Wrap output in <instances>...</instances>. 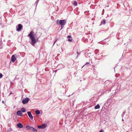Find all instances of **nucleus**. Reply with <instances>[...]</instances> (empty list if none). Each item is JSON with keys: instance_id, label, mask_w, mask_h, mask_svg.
Listing matches in <instances>:
<instances>
[{"instance_id": "f257e3e1", "label": "nucleus", "mask_w": 132, "mask_h": 132, "mask_svg": "<svg viewBox=\"0 0 132 132\" xmlns=\"http://www.w3.org/2000/svg\"><path fill=\"white\" fill-rule=\"evenodd\" d=\"M37 34L36 33L34 37V32L33 31H31L28 35V36L30 37L31 40L29 42V43L33 46H35L36 43L38 40V39L39 37L36 36V35Z\"/></svg>"}, {"instance_id": "f03ea898", "label": "nucleus", "mask_w": 132, "mask_h": 132, "mask_svg": "<svg viewBox=\"0 0 132 132\" xmlns=\"http://www.w3.org/2000/svg\"><path fill=\"white\" fill-rule=\"evenodd\" d=\"M56 23H59L61 26H64L66 23V21L65 20H60L59 21L57 20L56 21Z\"/></svg>"}, {"instance_id": "7ed1b4c3", "label": "nucleus", "mask_w": 132, "mask_h": 132, "mask_svg": "<svg viewBox=\"0 0 132 132\" xmlns=\"http://www.w3.org/2000/svg\"><path fill=\"white\" fill-rule=\"evenodd\" d=\"M23 28V27L21 24H19L18 26H16V30L19 32Z\"/></svg>"}, {"instance_id": "20e7f679", "label": "nucleus", "mask_w": 132, "mask_h": 132, "mask_svg": "<svg viewBox=\"0 0 132 132\" xmlns=\"http://www.w3.org/2000/svg\"><path fill=\"white\" fill-rule=\"evenodd\" d=\"M46 124L44 123L42 124L41 125H38L37 127L39 129H44L46 127Z\"/></svg>"}, {"instance_id": "39448f33", "label": "nucleus", "mask_w": 132, "mask_h": 132, "mask_svg": "<svg viewBox=\"0 0 132 132\" xmlns=\"http://www.w3.org/2000/svg\"><path fill=\"white\" fill-rule=\"evenodd\" d=\"M30 99L28 97H26L25 98V99H23L22 101V103L24 104H26L28 102V101Z\"/></svg>"}, {"instance_id": "423d86ee", "label": "nucleus", "mask_w": 132, "mask_h": 132, "mask_svg": "<svg viewBox=\"0 0 132 132\" xmlns=\"http://www.w3.org/2000/svg\"><path fill=\"white\" fill-rule=\"evenodd\" d=\"M27 114L29 118L31 119H33V116L32 115L31 112L30 111H28L27 112Z\"/></svg>"}, {"instance_id": "0eeeda50", "label": "nucleus", "mask_w": 132, "mask_h": 132, "mask_svg": "<svg viewBox=\"0 0 132 132\" xmlns=\"http://www.w3.org/2000/svg\"><path fill=\"white\" fill-rule=\"evenodd\" d=\"M16 59L14 55H13L11 57V61L13 62H15Z\"/></svg>"}, {"instance_id": "6e6552de", "label": "nucleus", "mask_w": 132, "mask_h": 132, "mask_svg": "<svg viewBox=\"0 0 132 132\" xmlns=\"http://www.w3.org/2000/svg\"><path fill=\"white\" fill-rule=\"evenodd\" d=\"M17 127L20 128H21L23 127V125L20 123H19L17 124Z\"/></svg>"}, {"instance_id": "1a4fd4ad", "label": "nucleus", "mask_w": 132, "mask_h": 132, "mask_svg": "<svg viewBox=\"0 0 132 132\" xmlns=\"http://www.w3.org/2000/svg\"><path fill=\"white\" fill-rule=\"evenodd\" d=\"M16 113L17 115L19 116H21L22 114L21 112L20 111H18Z\"/></svg>"}, {"instance_id": "9d476101", "label": "nucleus", "mask_w": 132, "mask_h": 132, "mask_svg": "<svg viewBox=\"0 0 132 132\" xmlns=\"http://www.w3.org/2000/svg\"><path fill=\"white\" fill-rule=\"evenodd\" d=\"M30 130L32 131V132H37V129L32 127L31 128Z\"/></svg>"}, {"instance_id": "9b49d317", "label": "nucleus", "mask_w": 132, "mask_h": 132, "mask_svg": "<svg viewBox=\"0 0 132 132\" xmlns=\"http://www.w3.org/2000/svg\"><path fill=\"white\" fill-rule=\"evenodd\" d=\"M72 4L75 6H77V2L75 1H72Z\"/></svg>"}, {"instance_id": "f8f14e48", "label": "nucleus", "mask_w": 132, "mask_h": 132, "mask_svg": "<svg viewBox=\"0 0 132 132\" xmlns=\"http://www.w3.org/2000/svg\"><path fill=\"white\" fill-rule=\"evenodd\" d=\"M100 107V105L98 104H97L95 107V109H99Z\"/></svg>"}, {"instance_id": "ddd939ff", "label": "nucleus", "mask_w": 132, "mask_h": 132, "mask_svg": "<svg viewBox=\"0 0 132 132\" xmlns=\"http://www.w3.org/2000/svg\"><path fill=\"white\" fill-rule=\"evenodd\" d=\"M32 127L29 126H27L26 127V128L27 129H30L31 130V128Z\"/></svg>"}, {"instance_id": "4468645a", "label": "nucleus", "mask_w": 132, "mask_h": 132, "mask_svg": "<svg viewBox=\"0 0 132 132\" xmlns=\"http://www.w3.org/2000/svg\"><path fill=\"white\" fill-rule=\"evenodd\" d=\"M35 113L36 114L38 115L40 114V111L39 110H36L35 111Z\"/></svg>"}, {"instance_id": "2eb2a0df", "label": "nucleus", "mask_w": 132, "mask_h": 132, "mask_svg": "<svg viewBox=\"0 0 132 132\" xmlns=\"http://www.w3.org/2000/svg\"><path fill=\"white\" fill-rule=\"evenodd\" d=\"M26 109L24 108H22L21 109V111L23 112H26Z\"/></svg>"}, {"instance_id": "dca6fc26", "label": "nucleus", "mask_w": 132, "mask_h": 132, "mask_svg": "<svg viewBox=\"0 0 132 132\" xmlns=\"http://www.w3.org/2000/svg\"><path fill=\"white\" fill-rule=\"evenodd\" d=\"M106 23V21L105 19H104L103 21H102V24L104 25Z\"/></svg>"}, {"instance_id": "f3484780", "label": "nucleus", "mask_w": 132, "mask_h": 132, "mask_svg": "<svg viewBox=\"0 0 132 132\" xmlns=\"http://www.w3.org/2000/svg\"><path fill=\"white\" fill-rule=\"evenodd\" d=\"M126 113V112L124 111L123 112L122 114H121V117H122V118H123V117H124V115Z\"/></svg>"}, {"instance_id": "a211bd4d", "label": "nucleus", "mask_w": 132, "mask_h": 132, "mask_svg": "<svg viewBox=\"0 0 132 132\" xmlns=\"http://www.w3.org/2000/svg\"><path fill=\"white\" fill-rule=\"evenodd\" d=\"M72 38H71L69 39H68V41L69 42H71L72 41Z\"/></svg>"}, {"instance_id": "6ab92c4d", "label": "nucleus", "mask_w": 132, "mask_h": 132, "mask_svg": "<svg viewBox=\"0 0 132 132\" xmlns=\"http://www.w3.org/2000/svg\"><path fill=\"white\" fill-rule=\"evenodd\" d=\"M89 63V62H87L85 64V65H84V66H83L82 67V68H83L85 66V65H86L87 64H88Z\"/></svg>"}, {"instance_id": "aec40b11", "label": "nucleus", "mask_w": 132, "mask_h": 132, "mask_svg": "<svg viewBox=\"0 0 132 132\" xmlns=\"http://www.w3.org/2000/svg\"><path fill=\"white\" fill-rule=\"evenodd\" d=\"M3 77V75L2 73H0V78H1Z\"/></svg>"}, {"instance_id": "412c9836", "label": "nucleus", "mask_w": 132, "mask_h": 132, "mask_svg": "<svg viewBox=\"0 0 132 132\" xmlns=\"http://www.w3.org/2000/svg\"><path fill=\"white\" fill-rule=\"evenodd\" d=\"M38 3H37V2H36L35 4H34V5L36 6L37 5V4H38Z\"/></svg>"}, {"instance_id": "4be33fe9", "label": "nucleus", "mask_w": 132, "mask_h": 132, "mask_svg": "<svg viewBox=\"0 0 132 132\" xmlns=\"http://www.w3.org/2000/svg\"><path fill=\"white\" fill-rule=\"evenodd\" d=\"M67 38H72V37L71 36L69 35V36H67Z\"/></svg>"}, {"instance_id": "5701e85b", "label": "nucleus", "mask_w": 132, "mask_h": 132, "mask_svg": "<svg viewBox=\"0 0 132 132\" xmlns=\"http://www.w3.org/2000/svg\"><path fill=\"white\" fill-rule=\"evenodd\" d=\"M74 101L73 100H72V104L73 105H74Z\"/></svg>"}, {"instance_id": "b1692460", "label": "nucleus", "mask_w": 132, "mask_h": 132, "mask_svg": "<svg viewBox=\"0 0 132 132\" xmlns=\"http://www.w3.org/2000/svg\"><path fill=\"white\" fill-rule=\"evenodd\" d=\"M77 53L78 54V55H79L80 54V53H79L78 51L77 52Z\"/></svg>"}, {"instance_id": "393cba45", "label": "nucleus", "mask_w": 132, "mask_h": 132, "mask_svg": "<svg viewBox=\"0 0 132 132\" xmlns=\"http://www.w3.org/2000/svg\"><path fill=\"white\" fill-rule=\"evenodd\" d=\"M63 26H61V29H60V30L62 29L63 28Z\"/></svg>"}, {"instance_id": "a878e982", "label": "nucleus", "mask_w": 132, "mask_h": 132, "mask_svg": "<svg viewBox=\"0 0 132 132\" xmlns=\"http://www.w3.org/2000/svg\"><path fill=\"white\" fill-rule=\"evenodd\" d=\"M99 132H104V131L103 130H101Z\"/></svg>"}, {"instance_id": "bb28decb", "label": "nucleus", "mask_w": 132, "mask_h": 132, "mask_svg": "<svg viewBox=\"0 0 132 132\" xmlns=\"http://www.w3.org/2000/svg\"><path fill=\"white\" fill-rule=\"evenodd\" d=\"M56 41H54V43H53V45H54L56 43Z\"/></svg>"}, {"instance_id": "cd10ccee", "label": "nucleus", "mask_w": 132, "mask_h": 132, "mask_svg": "<svg viewBox=\"0 0 132 132\" xmlns=\"http://www.w3.org/2000/svg\"><path fill=\"white\" fill-rule=\"evenodd\" d=\"M56 41H54V43H53V45H54L56 43Z\"/></svg>"}, {"instance_id": "c85d7f7f", "label": "nucleus", "mask_w": 132, "mask_h": 132, "mask_svg": "<svg viewBox=\"0 0 132 132\" xmlns=\"http://www.w3.org/2000/svg\"><path fill=\"white\" fill-rule=\"evenodd\" d=\"M58 70H55V72L56 73L57 72V71Z\"/></svg>"}, {"instance_id": "c756f323", "label": "nucleus", "mask_w": 132, "mask_h": 132, "mask_svg": "<svg viewBox=\"0 0 132 132\" xmlns=\"http://www.w3.org/2000/svg\"><path fill=\"white\" fill-rule=\"evenodd\" d=\"M13 94V93H10V94L9 95V96H10V95H11V94Z\"/></svg>"}, {"instance_id": "7c9ffc66", "label": "nucleus", "mask_w": 132, "mask_h": 132, "mask_svg": "<svg viewBox=\"0 0 132 132\" xmlns=\"http://www.w3.org/2000/svg\"><path fill=\"white\" fill-rule=\"evenodd\" d=\"M39 1V0H37V1H36V2L38 3Z\"/></svg>"}, {"instance_id": "2f4dec72", "label": "nucleus", "mask_w": 132, "mask_h": 132, "mask_svg": "<svg viewBox=\"0 0 132 132\" xmlns=\"http://www.w3.org/2000/svg\"><path fill=\"white\" fill-rule=\"evenodd\" d=\"M57 39H55V41H56H56H57Z\"/></svg>"}, {"instance_id": "473e14b6", "label": "nucleus", "mask_w": 132, "mask_h": 132, "mask_svg": "<svg viewBox=\"0 0 132 132\" xmlns=\"http://www.w3.org/2000/svg\"><path fill=\"white\" fill-rule=\"evenodd\" d=\"M122 121H124V119L123 118L122 119Z\"/></svg>"}, {"instance_id": "72a5a7b5", "label": "nucleus", "mask_w": 132, "mask_h": 132, "mask_svg": "<svg viewBox=\"0 0 132 132\" xmlns=\"http://www.w3.org/2000/svg\"><path fill=\"white\" fill-rule=\"evenodd\" d=\"M2 102L3 103H4V101H2Z\"/></svg>"}, {"instance_id": "f704fd0d", "label": "nucleus", "mask_w": 132, "mask_h": 132, "mask_svg": "<svg viewBox=\"0 0 132 132\" xmlns=\"http://www.w3.org/2000/svg\"><path fill=\"white\" fill-rule=\"evenodd\" d=\"M110 91H110H111V90H109L108 91Z\"/></svg>"}, {"instance_id": "c9c22d12", "label": "nucleus", "mask_w": 132, "mask_h": 132, "mask_svg": "<svg viewBox=\"0 0 132 132\" xmlns=\"http://www.w3.org/2000/svg\"><path fill=\"white\" fill-rule=\"evenodd\" d=\"M104 10L103 9V11H104Z\"/></svg>"}, {"instance_id": "e433bc0d", "label": "nucleus", "mask_w": 132, "mask_h": 132, "mask_svg": "<svg viewBox=\"0 0 132 132\" xmlns=\"http://www.w3.org/2000/svg\"><path fill=\"white\" fill-rule=\"evenodd\" d=\"M78 55H77L76 57H77Z\"/></svg>"}, {"instance_id": "4c0bfd02", "label": "nucleus", "mask_w": 132, "mask_h": 132, "mask_svg": "<svg viewBox=\"0 0 132 132\" xmlns=\"http://www.w3.org/2000/svg\"><path fill=\"white\" fill-rule=\"evenodd\" d=\"M127 132H129V131H128Z\"/></svg>"}]
</instances>
